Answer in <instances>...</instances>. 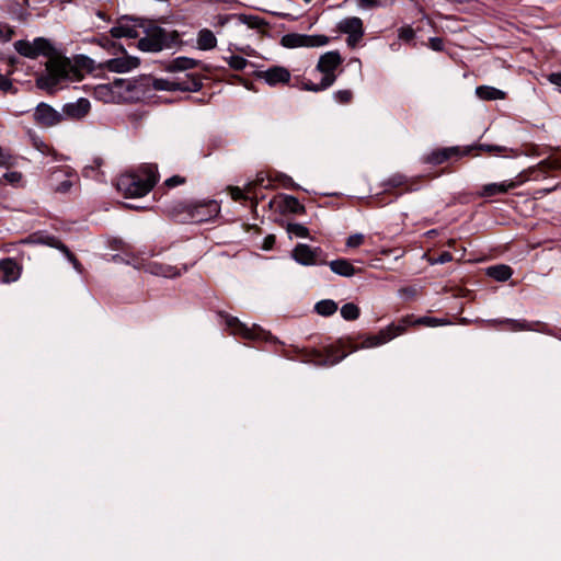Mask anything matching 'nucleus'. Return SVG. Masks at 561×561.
<instances>
[{
	"label": "nucleus",
	"mask_w": 561,
	"mask_h": 561,
	"mask_svg": "<svg viewBox=\"0 0 561 561\" xmlns=\"http://www.w3.org/2000/svg\"><path fill=\"white\" fill-rule=\"evenodd\" d=\"M449 323L447 319L427 316L415 319L413 314H408L400 320V323H391L376 335L360 333L356 336L347 335L337 339L334 343L322 348L306 350L302 362L321 367H331L342 362L350 353L356 352L359 348L375 347L391 341L403 334L407 327L423 325L434 328Z\"/></svg>",
	"instance_id": "1"
},
{
	"label": "nucleus",
	"mask_w": 561,
	"mask_h": 561,
	"mask_svg": "<svg viewBox=\"0 0 561 561\" xmlns=\"http://www.w3.org/2000/svg\"><path fill=\"white\" fill-rule=\"evenodd\" d=\"M118 37H93L94 46L92 57L76 55L72 60L73 71L84 70L93 72L95 69L108 70L112 72H127L139 65V59L129 56L123 44L115 41Z\"/></svg>",
	"instance_id": "2"
},
{
	"label": "nucleus",
	"mask_w": 561,
	"mask_h": 561,
	"mask_svg": "<svg viewBox=\"0 0 561 561\" xmlns=\"http://www.w3.org/2000/svg\"><path fill=\"white\" fill-rule=\"evenodd\" d=\"M14 47L20 55L27 58H37L38 56L49 58L46 70L51 85L68 79L73 71L72 60L60 55L46 37H35L33 43L20 39L14 44Z\"/></svg>",
	"instance_id": "3"
},
{
	"label": "nucleus",
	"mask_w": 561,
	"mask_h": 561,
	"mask_svg": "<svg viewBox=\"0 0 561 561\" xmlns=\"http://www.w3.org/2000/svg\"><path fill=\"white\" fill-rule=\"evenodd\" d=\"M203 79H207V77H202L196 73H186L183 78H176L174 80L158 79L149 75L140 76L134 80H117L113 88L114 91L117 92V88L126 84L128 90H142L144 98L145 94L151 90L196 92L202 89Z\"/></svg>",
	"instance_id": "4"
},
{
	"label": "nucleus",
	"mask_w": 561,
	"mask_h": 561,
	"mask_svg": "<svg viewBox=\"0 0 561 561\" xmlns=\"http://www.w3.org/2000/svg\"><path fill=\"white\" fill-rule=\"evenodd\" d=\"M159 181L157 165L144 164L135 172L122 174L116 188L126 198H138L147 195Z\"/></svg>",
	"instance_id": "5"
},
{
	"label": "nucleus",
	"mask_w": 561,
	"mask_h": 561,
	"mask_svg": "<svg viewBox=\"0 0 561 561\" xmlns=\"http://www.w3.org/2000/svg\"><path fill=\"white\" fill-rule=\"evenodd\" d=\"M557 169H559L558 162L551 161L549 159L542 160L537 165L522 171L514 180L510 182L490 183L483 185L479 196L491 197L497 194H506L510 190H514L529 180H538L539 178H545L550 171Z\"/></svg>",
	"instance_id": "6"
},
{
	"label": "nucleus",
	"mask_w": 561,
	"mask_h": 561,
	"mask_svg": "<svg viewBox=\"0 0 561 561\" xmlns=\"http://www.w3.org/2000/svg\"><path fill=\"white\" fill-rule=\"evenodd\" d=\"M220 211L219 204L211 201L178 202L171 215L180 222L201 224L215 218Z\"/></svg>",
	"instance_id": "7"
},
{
	"label": "nucleus",
	"mask_w": 561,
	"mask_h": 561,
	"mask_svg": "<svg viewBox=\"0 0 561 561\" xmlns=\"http://www.w3.org/2000/svg\"><path fill=\"white\" fill-rule=\"evenodd\" d=\"M343 58L341 55L333 50L323 54L316 67V70L321 72L323 77L319 83H314L309 79H301V89L311 92H320L330 88L336 80L335 69L341 66Z\"/></svg>",
	"instance_id": "8"
},
{
	"label": "nucleus",
	"mask_w": 561,
	"mask_h": 561,
	"mask_svg": "<svg viewBox=\"0 0 561 561\" xmlns=\"http://www.w3.org/2000/svg\"><path fill=\"white\" fill-rule=\"evenodd\" d=\"M111 35H179L176 30L162 27L158 21L123 16L118 25L111 28Z\"/></svg>",
	"instance_id": "9"
},
{
	"label": "nucleus",
	"mask_w": 561,
	"mask_h": 561,
	"mask_svg": "<svg viewBox=\"0 0 561 561\" xmlns=\"http://www.w3.org/2000/svg\"><path fill=\"white\" fill-rule=\"evenodd\" d=\"M226 325L234 335H240L241 337L255 342H270V343H279V341L271 334V332L265 331L260 325L254 324L252 328H248L244 323H242L237 317L227 314L226 317Z\"/></svg>",
	"instance_id": "10"
},
{
	"label": "nucleus",
	"mask_w": 561,
	"mask_h": 561,
	"mask_svg": "<svg viewBox=\"0 0 561 561\" xmlns=\"http://www.w3.org/2000/svg\"><path fill=\"white\" fill-rule=\"evenodd\" d=\"M425 179V175L408 178L403 174H394L383 183V193L390 194L393 196L394 199H397L403 193L419 191L423 185Z\"/></svg>",
	"instance_id": "11"
},
{
	"label": "nucleus",
	"mask_w": 561,
	"mask_h": 561,
	"mask_svg": "<svg viewBox=\"0 0 561 561\" xmlns=\"http://www.w3.org/2000/svg\"><path fill=\"white\" fill-rule=\"evenodd\" d=\"M471 152L472 147H440L434 149L428 154L424 156L423 162L432 165H440L449 160H459L462 157L471 154Z\"/></svg>",
	"instance_id": "12"
},
{
	"label": "nucleus",
	"mask_w": 561,
	"mask_h": 561,
	"mask_svg": "<svg viewBox=\"0 0 561 561\" xmlns=\"http://www.w3.org/2000/svg\"><path fill=\"white\" fill-rule=\"evenodd\" d=\"M293 259L301 265H322L327 261L322 257L324 252L321 248H312L309 244L298 243L293 250Z\"/></svg>",
	"instance_id": "13"
},
{
	"label": "nucleus",
	"mask_w": 561,
	"mask_h": 561,
	"mask_svg": "<svg viewBox=\"0 0 561 561\" xmlns=\"http://www.w3.org/2000/svg\"><path fill=\"white\" fill-rule=\"evenodd\" d=\"M181 37H139L137 48L144 53H159L182 44Z\"/></svg>",
	"instance_id": "14"
},
{
	"label": "nucleus",
	"mask_w": 561,
	"mask_h": 561,
	"mask_svg": "<svg viewBox=\"0 0 561 561\" xmlns=\"http://www.w3.org/2000/svg\"><path fill=\"white\" fill-rule=\"evenodd\" d=\"M118 79H115L113 82L108 83V84H101L96 88L95 92L96 93H101V92H107L108 93V99L112 101V102H127V101H134V100H140L142 99V90H128L127 85L126 84H123L122 87L117 88V92L114 91V83L117 81Z\"/></svg>",
	"instance_id": "15"
},
{
	"label": "nucleus",
	"mask_w": 561,
	"mask_h": 561,
	"mask_svg": "<svg viewBox=\"0 0 561 561\" xmlns=\"http://www.w3.org/2000/svg\"><path fill=\"white\" fill-rule=\"evenodd\" d=\"M34 121L42 127H51L62 121V115L49 104L41 102L35 108Z\"/></svg>",
	"instance_id": "16"
},
{
	"label": "nucleus",
	"mask_w": 561,
	"mask_h": 561,
	"mask_svg": "<svg viewBox=\"0 0 561 561\" xmlns=\"http://www.w3.org/2000/svg\"><path fill=\"white\" fill-rule=\"evenodd\" d=\"M227 23L231 24L238 32H243V30H241L242 26L257 30L262 35L268 32L266 28L267 23L256 15H232L227 19Z\"/></svg>",
	"instance_id": "17"
},
{
	"label": "nucleus",
	"mask_w": 561,
	"mask_h": 561,
	"mask_svg": "<svg viewBox=\"0 0 561 561\" xmlns=\"http://www.w3.org/2000/svg\"><path fill=\"white\" fill-rule=\"evenodd\" d=\"M273 204H276L277 209H279L282 214H306V207L297 197L291 195L278 194L274 201L270 202V206L272 207Z\"/></svg>",
	"instance_id": "18"
},
{
	"label": "nucleus",
	"mask_w": 561,
	"mask_h": 561,
	"mask_svg": "<svg viewBox=\"0 0 561 561\" xmlns=\"http://www.w3.org/2000/svg\"><path fill=\"white\" fill-rule=\"evenodd\" d=\"M22 274V265L13 257H4L0 260V282L10 284L16 282Z\"/></svg>",
	"instance_id": "19"
},
{
	"label": "nucleus",
	"mask_w": 561,
	"mask_h": 561,
	"mask_svg": "<svg viewBox=\"0 0 561 561\" xmlns=\"http://www.w3.org/2000/svg\"><path fill=\"white\" fill-rule=\"evenodd\" d=\"M329 42L330 37H280V44L286 48L320 47Z\"/></svg>",
	"instance_id": "20"
},
{
	"label": "nucleus",
	"mask_w": 561,
	"mask_h": 561,
	"mask_svg": "<svg viewBox=\"0 0 561 561\" xmlns=\"http://www.w3.org/2000/svg\"><path fill=\"white\" fill-rule=\"evenodd\" d=\"M256 76L264 79L270 85H276L278 83H288L290 80V72L280 66H274L264 71H257Z\"/></svg>",
	"instance_id": "21"
},
{
	"label": "nucleus",
	"mask_w": 561,
	"mask_h": 561,
	"mask_svg": "<svg viewBox=\"0 0 561 561\" xmlns=\"http://www.w3.org/2000/svg\"><path fill=\"white\" fill-rule=\"evenodd\" d=\"M91 104L85 98H80L76 102L66 103L62 107V112L66 116L73 119H81L90 112Z\"/></svg>",
	"instance_id": "22"
},
{
	"label": "nucleus",
	"mask_w": 561,
	"mask_h": 561,
	"mask_svg": "<svg viewBox=\"0 0 561 561\" xmlns=\"http://www.w3.org/2000/svg\"><path fill=\"white\" fill-rule=\"evenodd\" d=\"M202 66V61L190 57H176L168 62L165 70L169 72L185 71Z\"/></svg>",
	"instance_id": "23"
},
{
	"label": "nucleus",
	"mask_w": 561,
	"mask_h": 561,
	"mask_svg": "<svg viewBox=\"0 0 561 561\" xmlns=\"http://www.w3.org/2000/svg\"><path fill=\"white\" fill-rule=\"evenodd\" d=\"M501 323L511 331H542V328L546 325L540 321L527 322L525 320L519 321L514 319H505L501 321Z\"/></svg>",
	"instance_id": "24"
},
{
	"label": "nucleus",
	"mask_w": 561,
	"mask_h": 561,
	"mask_svg": "<svg viewBox=\"0 0 561 561\" xmlns=\"http://www.w3.org/2000/svg\"><path fill=\"white\" fill-rule=\"evenodd\" d=\"M327 264L333 273L344 277H351L360 271L346 259H336Z\"/></svg>",
	"instance_id": "25"
},
{
	"label": "nucleus",
	"mask_w": 561,
	"mask_h": 561,
	"mask_svg": "<svg viewBox=\"0 0 561 561\" xmlns=\"http://www.w3.org/2000/svg\"><path fill=\"white\" fill-rule=\"evenodd\" d=\"M471 147H472V151L478 150L480 152H484L490 156L507 157L508 153H512L514 157L518 156L517 150H514L512 148H507L504 146L479 144V145H474Z\"/></svg>",
	"instance_id": "26"
},
{
	"label": "nucleus",
	"mask_w": 561,
	"mask_h": 561,
	"mask_svg": "<svg viewBox=\"0 0 561 561\" xmlns=\"http://www.w3.org/2000/svg\"><path fill=\"white\" fill-rule=\"evenodd\" d=\"M476 94L479 99L485 101L504 100L506 98V93L504 91L490 85L477 87Z\"/></svg>",
	"instance_id": "27"
},
{
	"label": "nucleus",
	"mask_w": 561,
	"mask_h": 561,
	"mask_svg": "<svg viewBox=\"0 0 561 561\" xmlns=\"http://www.w3.org/2000/svg\"><path fill=\"white\" fill-rule=\"evenodd\" d=\"M339 31L348 35H363V22L359 18H350L339 24Z\"/></svg>",
	"instance_id": "28"
},
{
	"label": "nucleus",
	"mask_w": 561,
	"mask_h": 561,
	"mask_svg": "<svg viewBox=\"0 0 561 561\" xmlns=\"http://www.w3.org/2000/svg\"><path fill=\"white\" fill-rule=\"evenodd\" d=\"M486 275L497 282H506L513 275V270L508 265L497 264L488 267Z\"/></svg>",
	"instance_id": "29"
},
{
	"label": "nucleus",
	"mask_w": 561,
	"mask_h": 561,
	"mask_svg": "<svg viewBox=\"0 0 561 561\" xmlns=\"http://www.w3.org/2000/svg\"><path fill=\"white\" fill-rule=\"evenodd\" d=\"M149 270L152 274L163 277H178L181 275V270L169 264L151 263Z\"/></svg>",
	"instance_id": "30"
},
{
	"label": "nucleus",
	"mask_w": 561,
	"mask_h": 561,
	"mask_svg": "<svg viewBox=\"0 0 561 561\" xmlns=\"http://www.w3.org/2000/svg\"><path fill=\"white\" fill-rule=\"evenodd\" d=\"M314 310L320 316L330 317L336 312L337 304L331 299H323L316 304Z\"/></svg>",
	"instance_id": "31"
},
{
	"label": "nucleus",
	"mask_w": 561,
	"mask_h": 561,
	"mask_svg": "<svg viewBox=\"0 0 561 561\" xmlns=\"http://www.w3.org/2000/svg\"><path fill=\"white\" fill-rule=\"evenodd\" d=\"M265 182L266 179L263 175L257 174L256 179L253 182L248 183V193H252L253 197H255L254 207H256L259 199L257 190L263 187L267 188L270 186V181L267 180V184H265Z\"/></svg>",
	"instance_id": "32"
},
{
	"label": "nucleus",
	"mask_w": 561,
	"mask_h": 561,
	"mask_svg": "<svg viewBox=\"0 0 561 561\" xmlns=\"http://www.w3.org/2000/svg\"><path fill=\"white\" fill-rule=\"evenodd\" d=\"M341 316L346 321L357 320L360 316V308L354 302H347L342 306Z\"/></svg>",
	"instance_id": "33"
},
{
	"label": "nucleus",
	"mask_w": 561,
	"mask_h": 561,
	"mask_svg": "<svg viewBox=\"0 0 561 561\" xmlns=\"http://www.w3.org/2000/svg\"><path fill=\"white\" fill-rule=\"evenodd\" d=\"M230 195H231L232 199L236 202H242V201H248V199L255 201V197H253V194L248 193V185L245 186L244 190H242L238 186L230 187Z\"/></svg>",
	"instance_id": "34"
},
{
	"label": "nucleus",
	"mask_w": 561,
	"mask_h": 561,
	"mask_svg": "<svg viewBox=\"0 0 561 561\" xmlns=\"http://www.w3.org/2000/svg\"><path fill=\"white\" fill-rule=\"evenodd\" d=\"M423 45L430 47L431 49L435 51H443L446 47V37H428V41L422 42Z\"/></svg>",
	"instance_id": "35"
},
{
	"label": "nucleus",
	"mask_w": 561,
	"mask_h": 561,
	"mask_svg": "<svg viewBox=\"0 0 561 561\" xmlns=\"http://www.w3.org/2000/svg\"><path fill=\"white\" fill-rule=\"evenodd\" d=\"M287 232L290 234H295L299 238H308L309 237V229L300 224H288L287 225Z\"/></svg>",
	"instance_id": "36"
},
{
	"label": "nucleus",
	"mask_w": 561,
	"mask_h": 561,
	"mask_svg": "<svg viewBox=\"0 0 561 561\" xmlns=\"http://www.w3.org/2000/svg\"><path fill=\"white\" fill-rule=\"evenodd\" d=\"M229 66L237 70H243L248 65H251L245 58L237 55H231L228 60Z\"/></svg>",
	"instance_id": "37"
},
{
	"label": "nucleus",
	"mask_w": 561,
	"mask_h": 561,
	"mask_svg": "<svg viewBox=\"0 0 561 561\" xmlns=\"http://www.w3.org/2000/svg\"><path fill=\"white\" fill-rule=\"evenodd\" d=\"M22 173L19 171H10L2 175L1 181L9 183L13 186H19L22 181Z\"/></svg>",
	"instance_id": "38"
},
{
	"label": "nucleus",
	"mask_w": 561,
	"mask_h": 561,
	"mask_svg": "<svg viewBox=\"0 0 561 561\" xmlns=\"http://www.w3.org/2000/svg\"><path fill=\"white\" fill-rule=\"evenodd\" d=\"M416 38L417 37H398V41L390 44V48L392 50H398L402 44L413 48L417 44Z\"/></svg>",
	"instance_id": "39"
},
{
	"label": "nucleus",
	"mask_w": 561,
	"mask_h": 561,
	"mask_svg": "<svg viewBox=\"0 0 561 561\" xmlns=\"http://www.w3.org/2000/svg\"><path fill=\"white\" fill-rule=\"evenodd\" d=\"M336 102L340 104H350L353 100V92L351 90H339L333 94Z\"/></svg>",
	"instance_id": "40"
},
{
	"label": "nucleus",
	"mask_w": 561,
	"mask_h": 561,
	"mask_svg": "<svg viewBox=\"0 0 561 561\" xmlns=\"http://www.w3.org/2000/svg\"><path fill=\"white\" fill-rule=\"evenodd\" d=\"M43 243L48 247L55 248V249L59 250L60 252H62L67 248V245L59 238H57L55 236H46L43 239Z\"/></svg>",
	"instance_id": "41"
},
{
	"label": "nucleus",
	"mask_w": 561,
	"mask_h": 561,
	"mask_svg": "<svg viewBox=\"0 0 561 561\" xmlns=\"http://www.w3.org/2000/svg\"><path fill=\"white\" fill-rule=\"evenodd\" d=\"M217 44V37H197V48L201 50L213 49Z\"/></svg>",
	"instance_id": "42"
},
{
	"label": "nucleus",
	"mask_w": 561,
	"mask_h": 561,
	"mask_svg": "<svg viewBox=\"0 0 561 561\" xmlns=\"http://www.w3.org/2000/svg\"><path fill=\"white\" fill-rule=\"evenodd\" d=\"M62 253L65 254V256L67 257V260L72 264L73 268L78 272V273H82L83 272V265L81 264V262L77 259V256L75 255L73 252L70 251V249L67 247L66 250L62 251Z\"/></svg>",
	"instance_id": "43"
},
{
	"label": "nucleus",
	"mask_w": 561,
	"mask_h": 561,
	"mask_svg": "<svg viewBox=\"0 0 561 561\" xmlns=\"http://www.w3.org/2000/svg\"><path fill=\"white\" fill-rule=\"evenodd\" d=\"M364 240H365L364 234L355 233V234L350 236L346 239V243L345 244L348 248H358L359 245H362L364 243Z\"/></svg>",
	"instance_id": "44"
},
{
	"label": "nucleus",
	"mask_w": 561,
	"mask_h": 561,
	"mask_svg": "<svg viewBox=\"0 0 561 561\" xmlns=\"http://www.w3.org/2000/svg\"><path fill=\"white\" fill-rule=\"evenodd\" d=\"M185 179L180 175H173L165 180L164 185L169 188L175 187L178 185L184 184Z\"/></svg>",
	"instance_id": "45"
},
{
	"label": "nucleus",
	"mask_w": 561,
	"mask_h": 561,
	"mask_svg": "<svg viewBox=\"0 0 561 561\" xmlns=\"http://www.w3.org/2000/svg\"><path fill=\"white\" fill-rule=\"evenodd\" d=\"M275 243L276 237L274 234H267L263 240L262 249L266 251L272 250Z\"/></svg>",
	"instance_id": "46"
},
{
	"label": "nucleus",
	"mask_w": 561,
	"mask_h": 561,
	"mask_svg": "<svg viewBox=\"0 0 561 561\" xmlns=\"http://www.w3.org/2000/svg\"><path fill=\"white\" fill-rule=\"evenodd\" d=\"M364 38L365 37H346L347 45L351 48H356V47L363 46V45H365Z\"/></svg>",
	"instance_id": "47"
},
{
	"label": "nucleus",
	"mask_w": 561,
	"mask_h": 561,
	"mask_svg": "<svg viewBox=\"0 0 561 561\" xmlns=\"http://www.w3.org/2000/svg\"><path fill=\"white\" fill-rule=\"evenodd\" d=\"M72 186V182L70 180H65L62 182H60L57 187H56V192L58 193H67L69 192V190L71 188Z\"/></svg>",
	"instance_id": "48"
},
{
	"label": "nucleus",
	"mask_w": 561,
	"mask_h": 561,
	"mask_svg": "<svg viewBox=\"0 0 561 561\" xmlns=\"http://www.w3.org/2000/svg\"><path fill=\"white\" fill-rule=\"evenodd\" d=\"M548 80L557 85L558 88H560V91H561V72H552L548 76Z\"/></svg>",
	"instance_id": "49"
},
{
	"label": "nucleus",
	"mask_w": 561,
	"mask_h": 561,
	"mask_svg": "<svg viewBox=\"0 0 561 561\" xmlns=\"http://www.w3.org/2000/svg\"><path fill=\"white\" fill-rule=\"evenodd\" d=\"M359 5L365 9H371L379 5L378 0H358Z\"/></svg>",
	"instance_id": "50"
},
{
	"label": "nucleus",
	"mask_w": 561,
	"mask_h": 561,
	"mask_svg": "<svg viewBox=\"0 0 561 561\" xmlns=\"http://www.w3.org/2000/svg\"><path fill=\"white\" fill-rule=\"evenodd\" d=\"M451 260H453L451 253L445 251L439 254L437 262L444 264V263L450 262Z\"/></svg>",
	"instance_id": "51"
},
{
	"label": "nucleus",
	"mask_w": 561,
	"mask_h": 561,
	"mask_svg": "<svg viewBox=\"0 0 561 561\" xmlns=\"http://www.w3.org/2000/svg\"><path fill=\"white\" fill-rule=\"evenodd\" d=\"M284 186H286V187H290V188H295V190H296V188H298V185H297V184H295V182L293 181V179H291V178H289V176H286V180H285Z\"/></svg>",
	"instance_id": "52"
},
{
	"label": "nucleus",
	"mask_w": 561,
	"mask_h": 561,
	"mask_svg": "<svg viewBox=\"0 0 561 561\" xmlns=\"http://www.w3.org/2000/svg\"><path fill=\"white\" fill-rule=\"evenodd\" d=\"M402 36H405V35H413V30L408 27V28H402L401 30V34Z\"/></svg>",
	"instance_id": "53"
},
{
	"label": "nucleus",
	"mask_w": 561,
	"mask_h": 561,
	"mask_svg": "<svg viewBox=\"0 0 561 561\" xmlns=\"http://www.w3.org/2000/svg\"><path fill=\"white\" fill-rule=\"evenodd\" d=\"M98 95L104 98L105 102H112L110 99H108V93L107 92H101V93H96Z\"/></svg>",
	"instance_id": "54"
},
{
	"label": "nucleus",
	"mask_w": 561,
	"mask_h": 561,
	"mask_svg": "<svg viewBox=\"0 0 561 561\" xmlns=\"http://www.w3.org/2000/svg\"><path fill=\"white\" fill-rule=\"evenodd\" d=\"M0 33H1V35H3V33H5L4 35H12V34H13V31H12L10 27H7V30H5V31L0 30Z\"/></svg>",
	"instance_id": "55"
},
{
	"label": "nucleus",
	"mask_w": 561,
	"mask_h": 561,
	"mask_svg": "<svg viewBox=\"0 0 561 561\" xmlns=\"http://www.w3.org/2000/svg\"><path fill=\"white\" fill-rule=\"evenodd\" d=\"M199 35H202V36L213 35V33L210 31H208V30H203V31L199 32Z\"/></svg>",
	"instance_id": "56"
},
{
	"label": "nucleus",
	"mask_w": 561,
	"mask_h": 561,
	"mask_svg": "<svg viewBox=\"0 0 561 561\" xmlns=\"http://www.w3.org/2000/svg\"><path fill=\"white\" fill-rule=\"evenodd\" d=\"M193 265H194V263H192L190 265L183 264V267H182L183 272H187Z\"/></svg>",
	"instance_id": "57"
},
{
	"label": "nucleus",
	"mask_w": 561,
	"mask_h": 561,
	"mask_svg": "<svg viewBox=\"0 0 561 561\" xmlns=\"http://www.w3.org/2000/svg\"><path fill=\"white\" fill-rule=\"evenodd\" d=\"M4 41H10L12 37L11 36H8V37H2Z\"/></svg>",
	"instance_id": "58"
}]
</instances>
